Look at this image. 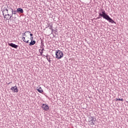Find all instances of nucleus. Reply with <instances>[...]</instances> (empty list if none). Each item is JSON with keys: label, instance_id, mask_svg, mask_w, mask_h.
<instances>
[{"label": "nucleus", "instance_id": "a211bd4d", "mask_svg": "<svg viewBox=\"0 0 128 128\" xmlns=\"http://www.w3.org/2000/svg\"><path fill=\"white\" fill-rule=\"evenodd\" d=\"M39 52H40V56H42V54L44 53V52H42V51H41V52H40V50H39Z\"/></svg>", "mask_w": 128, "mask_h": 128}, {"label": "nucleus", "instance_id": "f257e3e1", "mask_svg": "<svg viewBox=\"0 0 128 128\" xmlns=\"http://www.w3.org/2000/svg\"><path fill=\"white\" fill-rule=\"evenodd\" d=\"M100 18H104V20H106L109 22H111V24H116V22L114 21L106 13V12L104 10H102L101 12H99V16L97 18L98 19Z\"/></svg>", "mask_w": 128, "mask_h": 128}, {"label": "nucleus", "instance_id": "cd10ccee", "mask_svg": "<svg viewBox=\"0 0 128 128\" xmlns=\"http://www.w3.org/2000/svg\"><path fill=\"white\" fill-rule=\"evenodd\" d=\"M26 34H29L28 33H26Z\"/></svg>", "mask_w": 128, "mask_h": 128}, {"label": "nucleus", "instance_id": "f8f14e48", "mask_svg": "<svg viewBox=\"0 0 128 128\" xmlns=\"http://www.w3.org/2000/svg\"><path fill=\"white\" fill-rule=\"evenodd\" d=\"M16 12H18V11H16V10H13L12 12V14H16Z\"/></svg>", "mask_w": 128, "mask_h": 128}, {"label": "nucleus", "instance_id": "ddd939ff", "mask_svg": "<svg viewBox=\"0 0 128 128\" xmlns=\"http://www.w3.org/2000/svg\"><path fill=\"white\" fill-rule=\"evenodd\" d=\"M48 28H49L50 30H52V24H48Z\"/></svg>", "mask_w": 128, "mask_h": 128}, {"label": "nucleus", "instance_id": "f03ea898", "mask_svg": "<svg viewBox=\"0 0 128 128\" xmlns=\"http://www.w3.org/2000/svg\"><path fill=\"white\" fill-rule=\"evenodd\" d=\"M14 10V9L12 8H10V6H4V8L3 9V14H12V10Z\"/></svg>", "mask_w": 128, "mask_h": 128}, {"label": "nucleus", "instance_id": "4be33fe9", "mask_svg": "<svg viewBox=\"0 0 128 128\" xmlns=\"http://www.w3.org/2000/svg\"><path fill=\"white\" fill-rule=\"evenodd\" d=\"M30 40H34V37L31 36L30 38Z\"/></svg>", "mask_w": 128, "mask_h": 128}, {"label": "nucleus", "instance_id": "9b49d317", "mask_svg": "<svg viewBox=\"0 0 128 128\" xmlns=\"http://www.w3.org/2000/svg\"><path fill=\"white\" fill-rule=\"evenodd\" d=\"M26 34H30V31H26L25 32L24 34H22V36H25Z\"/></svg>", "mask_w": 128, "mask_h": 128}, {"label": "nucleus", "instance_id": "39448f33", "mask_svg": "<svg viewBox=\"0 0 128 128\" xmlns=\"http://www.w3.org/2000/svg\"><path fill=\"white\" fill-rule=\"evenodd\" d=\"M8 45H9L10 46H11V48H18V46L12 42H8Z\"/></svg>", "mask_w": 128, "mask_h": 128}, {"label": "nucleus", "instance_id": "6ab92c4d", "mask_svg": "<svg viewBox=\"0 0 128 128\" xmlns=\"http://www.w3.org/2000/svg\"><path fill=\"white\" fill-rule=\"evenodd\" d=\"M46 56V59H47V60H48V62H50V60H48V56Z\"/></svg>", "mask_w": 128, "mask_h": 128}, {"label": "nucleus", "instance_id": "412c9836", "mask_svg": "<svg viewBox=\"0 0 128 128\" xmlns=\"http://www.w3.org/2000/svg\"><path fill=\"white\" fill-rule=\"evenodd\" d=\"M28 42H30V40H28L27 41L26 40V42H26V44H29Z\"/></svg>", "mask_w": 128, "mask_h": 128}, {"label": "nucleus", "instance_id": "0eeeda50", "mask_svg": "<svg viewBox=\"0 0 128 128\" xmlns=\"http://www.w3.org/2000/svg\"><path fill=\"white\" fill-rule=\"evenodd\" d=\"M16 12L18 14H24V10L22 8H17Z\"/></svg>", "mask_w": 128, "mask_h": 128}, {"label": "nucleus", "instance_id": "393cba45", "mask_svg": "<svg viewBox=\"0 0 128 128\" xmlns=\"http://www.w3.org/2000/svg\"><path fill=\"white\" fill-rule=\"evenodd\" d=\"M118 98H116V102H118Z\"/></svg>", "mask_w": 128, "mask_h": 128}, {"label": "nucleus", "instance_id": "5701e85b", "mask_svg": "<svg viewBox=\"0 0 128 128\" xmlns=\"http://www.w3.org/2000/svg\"><path fill=\"white\" fill-rule=\"evenodd\" d=\"M52 32H54V30L52 29V28L51 29Z\"/></svg>", "mask_w": 128, "mask_h": 128}, {"label": "nucleus", "instance_id": "bb28decb", "mask_svg": "<svg viewBox=\"0 0 128 128\" xmlns=\"http://www.w3.org/2000/svg\"><path fill=\"white\" fill-rule=\"evenodd\" d=\"M8 17H7L6 20H8Z\"/></svg>", "mask_w": 128, "mask_h": 128}, {"label": "nucleus", "instance_id": "1a4fd4ad", "mask_svg": "<svg viewBox=\"0 0 128 128\" xmlns=\"http://www.w3.org/2000/svg\"><path fill=\"white\" fill-rule=\"evenodd\" d=\"M3 16L4 18H6V16H10V18H12L13 14H5V15H4V13H3Z\"/></svg>", "mask_w": 128, "mask_h": 128}, {"label": "nucleus", "instance_id": "aec40b11", "mask_svg": "<svg viewBox=\"0 0 128 128\" xmlns=\"http://www.w3.org/2000/svg\"><path fill=\"white\" fill-rule=\"evenodd\" d=\"M118 100H120L121 102H123L124 99L123 98H118Z\"/></svg>", "mask_w": 128, "mask_h": 128}, {"label": "nucleus", "instance_id": "4468645a", "mask_svg": "<svg viewBox=\"0 0 128 128\" xmlns=\"http://www.w3.org/2000/svg\"><path fill=\"white\" fill-rule=\"evenodd\" d=\"M90 122L91 124H94V122L92 121V120H90Z\"/></svg>", "mask_w": 128, "mask_h": 128}, {"label": "nucleus", "instance_id": "7ed1b4c3", "mask_svg": "<svg viewBox=\"0 0 128 128\" xmlns=\"http://www.w3.org/2000/svg\"><path fill=\"white\" fill-rule=\"evenodd\" d=\"M64 57V52L60 50H56V58L58 60H60Z\"/></svg>", "mask_w": 128, "mask_h": 128}, {"label": "nucleus", "instance_id": "dca6fc26", "mask_svg": "<svg viewBox=\"0 0 128 128\" xmlns=\"http://www.w3.org/2000/svg\"><path fill=\"white\" fill-rule=\"evenodd\" d=\"M92 120V122H96V118H92V120Z\"/></svg>", "mask_w": 128, "mask_h": 128}, {"label": "nucleus", "instance_id": "423d86ee", "mask_svg": "<svg viewBox=\"0 0 128 128\" xmlns=\"http://www.w3.org/2000/svg\"><path fill=\"white\" fill-rule=\"evenodd\" d=\"M11 90H14V92H18V89L16 86H12L11 88Z\"/></svg>", "mask_w": 128, "mask_h": 128}, {"label": "nucleus", "instance_id": "a878e982", "mask_svg": "<svg viewBox=\"0 0 128 128\" xmlns=\"http://www.w3.org/2000/svg\"><path fill=\"white\" fill-rule=\"evenodd\" d=\"M56 30V32H58V29H56V30Z\"/></svg>", "mask_w": 128, "mask_h": 128}, {"label": "nucleus", "instance_id": "f3484780", "mask_svg": "<svg viewBox=\"0 0 128 128\" xmlns=\"http://www.w3.org/2000/svg\"><path fill=\"white\" fill-rule=\"evenodd\" d=\"M22 40H23V42H26V37L23 36Z\"/></svg>", "mask_w": 128, "mask_h": 128}, {"label": "nucleus", "instance_id": "2eb2a0df", "mask_svg": "<svg viewBox=\"0 0 128 128\" xmlns=\"http://www.w3.org/2000/svg\"><path fill=\"white\" fill-rule=\"evenodd\" d=\"M40 48H42V50H41V52H44V47L40 46Z\"/></svg>", "mask_w": 128, "mask_h": 128}, {"label": "nucleus", "instance_id": "b1692460", "mask_svg": "<svg viewBox=\"0 0 128 128\" xmlns=\"http://www.w3.org/2000/svg\"><path fill=\"white\" fill-rule=\"evenodd\" d=\"M32 36H33L32 34H30V36L31 37Z\"/></svg>", "mask_w": 128, "mask_h": 128}, {"label": "nucleus", "instance_id": "6e6552de", "mask_svg": "<svg viewBox=\"0 0 128 128\" xmlns=\"http://www.w3.org/2000/svg\"><path fill=\"white\" fill-rule=\"evenodd\" d=\"M36 90L40 94H42V92H44V90H42V87H37Z\"/></svg>", "mask_w": 128, "mask_h": 128}, {"label": "nucleus", "instance_id": "20e7f679", "mask_svg": "<svg viewBox=\"0 0 128 128\" xmlns=\"http://www.w3.org/2000/svg\"><path fill=\"white\" fill-rule=\"evenodd\" d=\"M42 108H43L44 110H46V112L50 110V106H48L46 104H42Z\"/></svg>", "mask_w": 128, "mask_h": 128}, {"label": "nucleus", "instance_id": "9d476101", "mask_svg": "<svg viewBox=\"0 0 128 128\" xmlns=\"http://www.w3.org/2000/svg\"><path fill=\"white\" fill-rule=\"evenodd\" d=\"M36 40H31V42H30L29 46H34V44H36Z\"/></svg>", "mask_w": 128, "mask_h": 128}]
</instances>
